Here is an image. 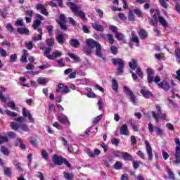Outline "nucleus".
Instances as JSON below:
<instances>
[{"instance_id":"nucleus-1","label":"nucleus","mask_w":180,"mask_h":180,"mask_svg":"<svg viewBox=\"0 0 180 180\" xmlns=\"http://www.w3.org/2000/svg\"><path fill=\"white\" fill-rule=\"evenodd\" d=\"M86 46L84 48V53L86 56H91L92 54V49H96L95 56L102 58L103 53H102V46L98 41L92 39H87L86 40Z\"/></svg>"},{"instance_id":"nucleus-7","label":"nucleus","mask_w":180,"mask_h":180,"mask_svg":"<svg viewBox=\"0 0 180 180\" xmlns=\"http://www.w3.org/2000/svg\"><path fill=\"white\" fill-rule=\"evenodd\" d=\"M157 112L155 111H151V114L153 117L155 119L156 123H160V118L162 119V120H167V115L162 114L161 106L156 105Z\"/></svg>"},{"instance_id":"nucleus-2","label":"nucleus","mask_w":180,"mask_h":180,"mask_svg":"<svg viewBox=\"0 0 180 180\" xmlns=\"http://www.w3.org/2000/svg\"><path fill=\"white\" fill-rule=\"evenodd\" d=\"M128 65L129 68L132 70L131 71V77L134 79V81H136L138 77L140 78H144V74L143 73V71L141 70V68L139 67V63H137V60L136 59H131L130 62H129ZM136 69V73L133 71ZM138 75V77H137Z\"/></svg>"},{"instance_id":"nucleus-5","label":"nucleus","mask_w":180,"mask_h":180,"mask_svg":"<svg viewBox=\"0 0 180 180\" xmlns=\"http://www.w3.org/2000/svg\"><path fill=\"white\" fill-rule=\"evenodd\" d=\"M52 161L55 165H63V164H65L68 168L71 167V163L67 159L63 158V156H58L57 154L53 155Z\"/></svg>"},{"instance_id":"nucleus-52","label":"nucleus","mask_w":180,"mask_h":180,"mask_svg":"<svg viewBox=\"0 0 180 180\" xmlns=\"http://www.w3.org/2000/svg\"><path fill=\"white\" fill-rule=\"evenodd\" d=\"M29 113H30V111L27 110V109L26 108H22V116L23 117H27V116L29 115Z\"/></svg>"},{"instance_id":"nucleus-62","label":"nucleus","mask_w":180,"mask_h":180,"mask_svg":"<svg viewBox=\"0 0 180 180\" xmlns=\"http://www.w3.org/2000/svg\"><path fill=\"white\" fill-rule=\"evenodd\" d=\"M175 5V11H176L178 13H180V1H176Z\"/></svg>"},{"instance_id":"nucleus-54","label":"nucleus","mask_w":180,"mask_h":180,"mask_svg":"<svg viewBox=\"0 0 180 180\" xmlns=\"http://www.w3.org/2000/svg\"><path fill=\"white\" fill-rule=\"evenodd\" d=\"M76 13L78 15V16H79V18L81 19H82V20L86 19V17L85 16V13H84L83 11H79Z\"/></svg>"},{"instance_id":"nucleus-50","label":"nucleus","mask_w":180,"mask_h":180,"mask_svg":"<svg viewBox=\"0 0 180 180\" xmlns=\"http://www.w3.org/2000/svg\"><path fill=\"white\" fill-rule=\"evenodd\" d=\"M175 144H176V151H180V141L179 138H176L174 140Z\"/></svg>"},{"instance_id":"nucleus-23","label":"nucleus","mask_w":180,"mask_h":180,"mask_svg":"<svg viewBox=\"0 0 180 180\" xmlns=\"http://www.w3.org/2000/svg\"><path fill=\"white\" fill-rule=\"evenodd\" d=\"M153 18L148 17V20L151 26H157V22H158V19L157 18V14H154L152 17Z\"/></svg>"},{"instance_id":"nucleus-28","label":"nucleus","mask_w":180,"mask_h":180,"mask_svg":"<svg viewBox=\"0 0 180 180\" xmlns=\"http://www.w3.org/2000/svg\"><path fill=\"white\" fill-rule=\"evenodd\" d=\"M139 37L142 40H146L148 37V33L145 30H140L139 32Z\"/></svg>"},{"instance_id":"nucleus-11","label":"nucleus","mask_w":180,"mask_h":180,"mask_svg":"<svg viewBox=\"0 0 180 180\" xmlns=\"http://www.w3.org/2000/svg\"><path fill=\"white\" fill-rule=\"evenodd\" d=\"M86 153L89 158H96V157L101 155V150L98 148L94 149V152H92L91 149L88 148Z\"/></svg>"},{"instance_id":"nucleus-61","label":"nucleus","mask_w":180,"mask_h":180,"mask_svg":"<svg viewBox=\"0 0 180 180\" xmlns=\"http://www.w3.org/2000/svg\"><path fill=\"white\" fill-rule=\"evenodd\" d=\"M59 19L60 20V22H62V23H66L67 22L66 21L67 18L64 14H60L59 16Z\"/></svg>"},{"instance_id":"nucleus-31","label":"nucleus","mask_w":180,"mask_h":180,"mask_svg":"<svg viewBox=\"0 0 180 180\" xmlns=\"http://www.w3.org/2000/svg\"><path fill=\"white\" fill-rule=\"evenodd\" d=\"M166 170L169 179L175 180V174L172 172V169H171L170 168H167Z\"/></svg>"},{"instance_id":"nucleus-37","label":"nucleus","mask_w":180,"mask_h":180,"mask_svg":"<svg viewBox=\"0 0 180 180\" xmlns=\"http://www.w3.org/2000/svg\"><path fill=\"white\" fill-rule=\"evenodd\" d=\"M5 113L8 115V116H10L11 117H16V116H18V113L12 112L9 110H5Z\"/></svg>"},{"instance_id":"nucleus-21","label":"nucleus","mask_w":180,"mask_h":180,"mask_svg":"<svg viewBox=\"0 0 180 180\" xmlns=\"http://www.w3.org/2000/svg\"><path fill=\"white\" fill-rule=\"evenodd\" d=\"M46 46L48 47L46 49H51L53 50V47L54 46V43H56V39L54 37L47 38L46 39Z\"/></svg>"},{"instance_id":"nucleus-30","label":"nucleus","mask_w":180,"mask_h":180,"mask_svg":"<svg viewBox=\"0 0 180 180\" xmlns=\"http://www.w3.org/2000/svg\"><path fill=\"white\" fill-rule=\"evenodd\" d=\"M68 56L72 58V60H74L75 61H77V63H81V58L79 56L75 55V53H68Z\"/></svg>"},{"instance_id":"nucleus-43","label":"nucleus","mask_w":180,"mask_h":180,"mask_svg":"<svg viewBox=\"0 0 180 180\" xmlns=\"http://www.w3.org/2000/svg\"><path fill=\"white\" fill-rule=\"evenodd\" d=\"M174 156L176 158V160L174 161L175 164H179V162H180V150L176 151Z\"/></svg>"},{"instance_id":"nucleus-38","label":"nucleus","mask_w":180,"mask_h":180,"mask_svg":"<svg viewBox=\"0 0 180 180\" xmlns=\"http://www.w3.org/2000/svg\"><path fill=\"white\" fill-rule=\"evenodd\" d=\"M41 155L44 158V160H45L46 161L49 160V153H47V150H42L41 153Z\"/></svg>"},{"instance_id":"nucleus-25","label":"nucleus","mask_w":180,"mask_h":180,"mask_svg":"<svg viewBox=\"0 0 180 180\" xmlns=\"http://www.w3.org/2000/svg\"><path fill=\"white\" fill-rule=\"evenodd\" d=\"M105 36L107 37L110 44H115V38L113 37V34H107L106 35L103 34V35H101V37H103V39H105Z\"/></svg>"},{"instance_id":"nucleus-3","label":"nucleus","mask_w":180,"mask_h":180,"mask_svg":"<svg viewBox=\"0 0 180 180\" xmlns=\"http://www.w3.org/2000/svg\"><path fill=\"white\" fill-rule=\"evenodd\" d=\"M51 51H53V49L51 48H46L45 51H44V55L49 60H56V58H58V57H61L63 56V52L58 50H56L52 53Z\"/></svg>"},{"instance_id":"nucleus-49","label":"nucleus","mask_w":180,"mask_h":180,"mask_svg":"<svg viewBox=\"0 0 180 180\" xmlns=\"http://www.w3.org/2000/svg\"><path fill=\"white\" fill-rule=\"evenodd\" d=\"M110 51L112 54H113L114 56H116V54H117V52L119 51V50L117 49V47L115 46H112L110 47Z\"/></svg>"},{"instance_id":"nucleus-51","label":"nucleus","mask_w":180,"mask_h":180,"mask_svg":"<svg viewBox=\"0 0 180 180\" xmlns=\"http://www.w3.org/2000/svg\"><path fill=\"white\" fill-rule=\"evenodd\" d=\"M22 130V131H29V127L26 125V124L23 123L21 124V127H20Z\"/></svg>"},{"instance_id":"nucleus-12","label":"nucleus","mask_w":180,"mask_h":180,"mask_svg":"<svg viewBox=\"0 0 180 180\" xmlns=\"http://www.w3.org/2000/svg\"><path fill=\"white\" fill-rule=\"evenodd\" d=\"M145 145L146 147V152L148 154L149 161H153V148H151V145L148 141H145Z\"/></svg>"},{"instance_id":"nucleus-56","label":"nucleus","mask_w":180,"mask_h":180,"mask_svg":"<svg viewBox=\"0 0 180 180\" xmlns=\"http://www.w3.org/2000/svg\"><path fill=\"white\" fill-rule=\"evenodd\" d=\"M47 31L49 32V36H53V29H54V27H53V25H49L46 27Z\"/></svg>"},{"instance_id":"nucleus-64","label":"nucleus","mask_w":180,"mask_h":180,"mask_svg":"<svg viewBox=\"0 0 180 180\" xmlns=\"http://www.w3.org/2000/svg\"><path fill=\"white\" fill-rule=\"evenodd\" d=\"M8 136L10 139H15L16 137V134L13 131L8 132Z\"/></svg>"},{"instance_id":"nucleus-59","label":"nucleus","mask_w":180,"mask_h":180,"mask_svg":"<svg viewBox=\"0 0 180 180\" xmlns=\"http://www.w3.org/2000/svg\"><path fill=\"white\" fill-rule=\"evenodd\" d=\"M17 58H18V55L11 54V56H10V61L11 63H15V62H16Z\"/></svg>"},{"instance_id":"nucleus-27","label":"nucleus","mask_w":180,"mask_h":180,"mask_svg":"<svg viewBox=\"0 0 180 180\" xmlns=\"http://www.w3.org/2000/svg\"><path fill=\"white\" fill-rule=\"evenodd\" d=\"M69 43H70V46H72L75 49H78V47H79V44H80L79 41H78V39H70Z\"/></svg>"},{"instance_id":"nucleus-14","label":"nucleus","mask_w":180,"mask_h":180,"mask_svg":"<svg viewBox=\"0 0 180 180\" xmlns=\"http://www.w3.org/2000/svg\"><path fill=\"white\" fill-rule=\"evenodd\" d=\"M91 27L96 32H103L105 31V27L101 25L98 24L97 21L91 23Z\"/></svg>"},{"instance_id":"nucleus-42","label":"nucleus","mask_w":180,"mask_h":180,"mask_svg":"<svg viewBox=\"0 0 180 180\" xmlns=\"http://www.w3.org/2000/svg\"><path fill=\"white\" fill-rule=\"evenodd\" d=\"M6 29L9 33H13V30H15V28H13V26H12V24L11 23L6 25Z\"/></svg>"},{"instance_id":"nucleus-53","label":"nucleus","mask_w":180,"mask_h":180,"mask_svg":"<svg viewBox=\"0 0 180 180\" xmlns=\"http://www.w3.org/2000/svg\"><path fill=\"white\" fill-rule=\"evenodd\" d=\"M166 127L168 129V130H170V131H175V128H174V124L171 123L166 124Z\"/></svg>"},{"instance_id":"nucleus-22","label":"nucleus","mask_w":180,"mask_h":180,"mask_svg":"<svg viewBox=\"0 0 180 180\" xmlns=\"http://www.w3.org/2000/svg\"><path fill=\"white\" fill-rule=\"evenodd\" d=\"M111 88L112 91H115L116 93L119 92V83H117V80L115 78L112 79Z\"/></svg>"},{"instance_id":"nucleus-57","label":"nucleus","mask_w":180,"mask_h":180,"mask_svg":"<svg viewBox=\"0 0 180 180\" xmlns=\"http://www.w3.org/2000/svg\"><path fill=\"white\" fill-rule=\"evenodd\" d=\"M8 108H11L13 110L16 109V104L13 101L8 102Z\"/></svg>"},{"instance_id":"nucleus-40","label":"nucleus","mask_w":180,"mask_h":180,"mask_svg":"<svg viewBox=\"0 0 180 180\" xmlns=\"http://www.w3.org/2000/svg\"><path fill=\"white\" fill-rule=\"evenodd\" d=\"M168 0H159V3L161 5V6L162 8H165V9H167V8H168Z\"/></svg>"},{"instance_id":"nucleus-44","label":"nucleus","mask_w":180,"mask_h":180,"mask_svg":"<svg viewBox=\"0 0 180 180\" xmlns=\"http://www.w3.org/2000/svg\"><path fill=\"white\" fill-rule=\"evenodd\" d=\"M122 167V163L120 161H117L114 165V169L117 170L120 169Z\"/></svg>"},{"instance_id":"nucleus-24","label":"nucleus","mask_w":180,"mask_h":180,"mask_svg":"<svg viewBox=\"0 0 180 180\" xmlns=\"http://www.w3.org/2000/svg\"><path fill=\"white\" fill-rule=\"evenodd\" d=\"M122 158L125 161H133V155L127 152H122Z\"/></svg>"},{"instance_id":"nucleus-18","label":"nucleus","mask_w":180,"mask_h":180,"mask_svg":"<svg viewBox=\"0 0 180 180\" xmlns=\"http://www.w3.org/2000/svg\"><path fill=\"white\" fill-rule=\"evenodd\" d=\"M157 13L159 19V22L160 23V25H162L163 27H168V22H167V20H165V18L160 15V11H158Z\"/></svg>"},{"instance_id":"nucleus-36","label":"nucleus","mask_w":180,"mask_h":180,"mask_svg":"<svg viewBox=\"0 0 180 180\" xmlns=\"http://www.w3.org/2000/svg\"><path fill=\"white\" fill-rule=\"evenodd\" d=\"M103 117V115L102 114L96 117L92 121L93 124H96V123H99V122H101Z\"/></svg>"},{"instance_id":"nucleus-32","label":"nucleus","mask_w":180,"mask_h":180,"mask_svg":"<svg viewBox=\"0 0 180 180\" xmlns=\"http://www.w3.org/2000/svg\"><path fill=\"white\" fill-rule=\"evenodd\" d=\"M115 37L118 41H122V40H124L126 36L122 32H117V34H115Z\"/></svg>"},{"instance_id":"nucleus-16","label":"nucleus","mask_w":180,"mask_h":180,"mask_svg":"<svg viewBox=\"0 0 180 180\" xmlns=\"http://www.w3.org/2000/svg\"><path fill=\"white\" fill-rule=\"evenodd\" d=\"M58 120L60 122V123H62V124H66V126H70L71 122H70V120H68V117L66 116L65 117H61V116H58Z\"/></svg>"},{"instance_id":"nucleus-46","label":"nucleus","mask_w":180,"mask_h":180,"mask_svg":"<svg viewBox=\"0 0 180 180\" xmlns=\"http://www.w3.org/2000/svg\"><path fill=\"white\" fill-rule=\"evenodd\" d=\"M140 164H141V161L134 160L132 163V167L134 169H137L140 167Z\"/></svg>"},{"instance_id":"nucleus-33","label":"nucleus","mask_w":180,"mask_h":180,"mask_svg":"<svg viewBox=\"0 0 180 180\" xmlns=\"http://www.w3.org/2000/svg\"><path fill=\"white\" fill-rule=\"evenodd\" d=\"M63 176L66 180H73L74 174L72 173L63 172Z\"/></svg>"},{"instance_id":"nucleus-39","label":"nucleus","mask_w":180,"mask_h":180,"mask_svg":"<svg viewBox=\"0 0 180 180\" xmlns=\"http://www.w3.org/2000/svg\"><path fill=\"white\" fill-rule=\"evenodd\" d=\"M1 151L4 155H9L10 152L6 146H1Z\"/></svg>"},{"instance_id":"nucleus-45","label":"nucleus","mask_w":180,"mask_h":180,"mask_svg":"<svg viewBox=\"0 0 180 180\" xmlns=\"http://www.w3.org/2000/svg\"><path fill=\"white\" fill-rule=\"evenodd\" d=\"M108 29L109 30H111L112 33H115V34L119 33V31H117V27L115 25H109Z\"/></svg>"},{"instance_id":"nucleus-34","label":"nucleus","mask_w":180,"mask_h":180,"mask_svg":"<svg viewBox=\"0 0 180 180\" xmlns=\"http://www.w3.org/2000/svg\"><path fill=\"white\" fill-rule=\"evenodd\" d=\"M41 25V21L39 20H34L33 21L32 27L34 30H37V27Z\"/></svg>"},{"instance_id":"nucleus-20","label":"nucleus","mask_w":180,"mask_h":180,"mask_svg":"<svg viewBox=\"0 0 180 180\" xmlns=\"http://www.w3.org/2000/svg\"><path fill=\"white\" fill-rule=\"evenodd\" d=\"M17 32L19 33V34H26L27 36L30 34V31L29 29L22 27L17 28Z\"/></svg>"},{"instance_id":"nucleus-4","label":"nucleus","mask_w":180,"mask_h":180,"mask_svg":"<svg viewBox=\"0 0 180 180\" xmlns=\"http://www.w3.org/2000/svg\"><path fill=\"white\" fill-rule=\"evenodd\" d=\"M146 74H147V81L148 84H158L161 81V78L160 76H155L154 77V70L153 68H147L146 69Z\"/></svg>"},{"instance_id":"nucleus-41","label":"nucleus","mask_w":180,"mask_h":180,"mask_svg":"<svg viewBox=\"0 0 180 180\" xmlns=\"http://www.w3.org/2000/svg\"><path fill=\"white\" fill-rule=\"evenodd\" d=\"M175 56L176 57V61H178L179 63H180V48L177 47L175 49Z\"/></svg>"},{"instance_id":"nucleus-6","label":"nucleus","mask_w":180,"mask_h":180,"mask_svg":"<svg viewBox=\"0 0 180 180\" xmlns=\"http://www.w3.org/2000/svg\"><path fill=\"white\" fill-rule=\"evenodd\" d=\"M113 65H118L117 68V75H122L124 72V61L122 58H112L111 60Z\"/></svg>"},{"instance_id":"nucleus-13","label":"nucleus","mask_w":180,"mask_h":180,"mask_svg":"<svg viewBox=\"0 0 180 180\" xmlns=\"http://www.w3.org/2000/svg\"><path fill=\"white\" fill-rule=\"evenodd\" d=\"M159 88L164 89L165 91H169L171 86L169 82L167 80H162L160 83H157Z\"/></svg>"},{"instance_id":"nucleus-58","label":"nucleus","mask_w":180,"mask_h":180,"mask_svg":"<svg viewBox=\"0 0 180 180\" xmlns=\"http://www.w3.org/2000/svg\"><path fill=\"white\" fill-rule=\"evenodd\" d=\"M119 143H120V139H113L112 141H111V144H112V146H119Z\"/></svg>"},{"instance_id":"nucleus-17","label":"nucleus","mask_w":180,"mask_h":180,"mask_svg":"<svg viewBox=\"0 0 180 180\" xmlns=\"http://www.w3.org/2000/svg\"><path fill=\"white\" fill-rule=\"evenodd\" d=\"M120 134H122L123 136H128L129 135V127H127V124H123L120 129Z\"/></svg>"},{"instance_id":"nucleus-19","label":"nucleus","mask_w":180,"mask_h":180,"mask_svg":"<svg viewBox=\"0 0 180 180\" xmlns=\"http://www.w3.org/2000/svg\"><path fill=\"white\" fill-rule=\"evenodd\" d=\"M68 6L73 12V13H77L79 11L78 6L72 2H68Z\"/></svg>"},{"instance_id":"nucleus-8","label":"nucleus","mask_w":180,"mask_h":180,"mask_svg":"<svg viewBox=\"0 0 180 180\" xmlns=\"http://www.w3.org/2000/svg\"><path fill=\"white\" fill-rule=\"evenodd\" d=\"M15 120V122H11V127L13 130L18 131L20 129L22 124L25 123V118L23 117H19Z\"/></svg>"},{"instance_id":"nucleus-60","label":"nucleus","mask_w":180,"mask_h":180,"mask_svg":"<svg viewBox=\"0 0 180 180\" xmlns=\"http://www.w3.org/2000/svg\"><path fill=\"white\" fill-rule=\"evenodd\" d=\"M58 23L60 25V27L62 30H65L67 29V25H65V23L61 21H58Z\"/></svg>"},{"instance_id":"nucleus-55","label":"nucleus","mask_w":180,"mask_h":180,"mask_svg":"<svg viewBox=\"0 0 180 180\" xmlns=\"http://www.w3.org/2000/svg\"><path fill=\"white\" fill-rule=\"evenodd\" d=\"M129 40L132 43H136V44L140 43V39H139V37L137 36H134V37L130 38Z\"/></svg>"},{"instance_id":"nucleus-29","label":"nucleus","mask_w":180,"mask_h":180,"mask_svg":"<svg viewBox=\"0 0 180 180\" xmlns=\"http://www.w3.org/2000/svg\"><path fill=\"white\" fill-rule=\"evenodd\" d=\"M6 91V88L5 87H1L0 88V101L1 102H6V97L4 96L3 94L4 92Z\"/></svg>"},{"instance_id":"nucleus-26","label":"nucleus","mask_w":180,"mask_h":180,"mask_svg":"<svg viewBox=\"0 0 180 180\" xmlns=\"http://www.w3.org/2000/svg\"><path fill=\"white\" fill-rule=\"evenodd\" d=\"M56 41L59 44H61V45L64 44V43H65V38L64 37V34L63 33L59 34L56 37Z\"/></svg>"},{"instance_id":"nucleus-48","label":"nucleus","mask_w":180,"mask_h":180,"mask_svg":"<svg viewBox=\"0 0 180 180\" xmlns=\"http://www.w3.org/2000/svg\"><path fill=\"white\" fill-rule=\"evenodd\" d=\"M154 128L156 129V134L158 136H162L164 134V133L160 127L155 126Z\"/></svg>"},{"instance_id":"nucleus-9","label":"nucleus","mask_w":180,"mask_h":180,"mask_svg":"<svg viewBox=\"0 0 180 180\" xmlns=\"http://www.w3.org/2000/svg\"><path fill=\"white\" fill-rule=\"evenodd\" d=\"M124 94H126L127 96L129 97L131 102H132L134 105H135V103H137V102L136 101V95L134 94V93H133V91H131L130 88L124 86Z\"/></svg>"},{"instance_id":"nucleus-47","label":"nucleus","mask_w":180,"mask_h":180,"mask_svg":"<svg viewBox=\"0 0 180 180\" xmlns=\"http://www.w3.org/2000/svg\"><path fill=\"white\" fill-rule=\"evenodd\" d=\"M8 141H9L8 136H0V144H4V143H8Z\"/></svg>"},{"instance_id":"nucleus-15","label":"nucleus","mask_w":180,"mask_h":180,"mask_svg":"<svg viewBox=\"0 0 180 180\" xmlns=\"http://www.w3.org/2000/svg\"><path fill=\"white\" fill-rule=\"evenodd\" d=\"M140 94H141L142 96L146 99H149V98H153L154 96L153 93L147 89H141Z\"/></svg>"},{"instance_id":"nucleus-10","label":"nucleus","mask_w":180,"mask_h":180,"mask_svg":"<svg viewBox=\"0 0 180 180\" xmlns=\"http://www.w3.org/2000/svg\"><path fill=\"white\" fill-rule=\"evenodd\" d=\"M56 92H59V94H70L71 91L68 86H65L63 83H59Z\"/></svg>"},{"instance_id":"nucleus-63","label":"nucleus","mask_w":180,"mask_h":180,"mask_svg":"<svg viewBox=\"0 0 180 180\" xmlns=\"http://www.w3.org/2000/svg\"><path fill=\"white\" fill-rule=\"evenodd\" d=\"M16 26H24L23 20L18 19L15 22Z\"/></svg>"},{"instance_id":"nucleus-35","label":"nucleus","mask_w":180,"mask_h":180,"mask_svg":"<svg viewBox=\"0 0 180 180\" xmlns=\"http://www.w3.org/2000/svg\"><path fill=\"white\" fill-rule=\"evenodd\" d=\"M4 175H6V176H11L12 175V168L4 167Z\"/></svg>"}]
</instances>
